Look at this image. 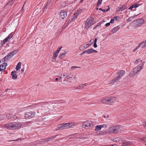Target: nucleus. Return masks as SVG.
I'll return each instance as SVG.
<instances>
[{
    "label": "nucleus",
    "mask_w": 146,
    "mask_h": 146,
    "mask_svg": "<svg viewBox=\"0 0 146 146\" xmlns=\"http://www.w3.org/2000/svg\"><path fill=\"white\" fill-rule=\"evenodd\" d=\"M127 7L125 5H121L120 7H118V9L116 11L117 12H119L124 10Z\"/></svg>",
    "instance_id": "dca6fc26"
},
{
    "label": "nucleus",
    "mask_w": 146,
    "mask_h": 146,
    "mask_svg": "<svg viewBox=\"0 0 146 146\" xmlns=\"http://www.w3.org/2000/svg\"><path fill=\"white\" fill-rule=\"evenodd\" d=\"M104 146H116V144L111 145H105Z\"/></svg>",
    "instance_id": "bf43d9fd"
},
{
    "label": "nucleus",
    "mask_w": 146,
    "mask_h": 146,
    "mask_svg": "<svg viewBox=\"0 0 146 146\" xmlns=\"http://www.w3.org/2000/svg\"><path fill=\"white\" fill-rule=\"evenodd\" d=\"M79 87H80V89L82 88H83L84 87V86H83V84H81L79 86Z\"/></svg>",
    "instance_id": "09e8293b"
},
{
    "label": "nucleus",
    "mask_w": 146,
    "mask_h": 146,
    "mask_svg": "<svg viewBox=\"0 0 146 146\" xmlns=\"http://www.w3.org/2000/svg\"><path fill=\"white\" fill-rule=\"evenodd\" d=\"M140 43H141V45L143 44V45L142 46H141V47L142 48H144L145 47H146V40Z\"/></svg>",
    "instance_id": "2f4dec72"
},
{
    "label": "nucleus",
    "mask_w": 146,
    "mask_h": 146,
    "mask_svg": "<svg viewBox=\"0 0 146 146\" xmlns=\"http://www.w3.org/2000/svg\"><path fill=\"white\" fill-rule=\"evenodd\" d=\"M56 136H57V135H55V136H52V137H50L51 140H52L53 139H54Z\"/></svg>",
    "instance_id": "de8ad7c7"
},
{
    "label": "nucleus",
    "mask_w": 146,
    "mask_h": 146,
    "mask_svg": "<svg viewBox=\"0 0 146 146\" xmlns=\"http://www.w3.org/2000/svg\"><path fill=\"white\" fill-rule=\"evenodd\" d=\"M14 35L13 33L12 32L8 36L5 38L1 42L2 45H3L5 44L8 41H9L13 36Z\"/></svg>",
    "instance_id": "1a4fd4ad"
},
{
    "label": "nucleus",
    "mask_w": 146,
    "mask_h": 146,
    "mask_svg": "<svg viewBox=\"0 0 146 146\" xmlns=\"http://www.w3.org/2000/svg\"><path fill=\"white\" fill-rule=\"evenodd\" d=\"M7 118L6 115H0V120L5 119Z\"/></svg>",
    "instance_id": "bb28decb"
},
{
    "label": "nucleus",
    "mask_w": 146,
    "mask_h": 146,
    "mask_svg": "<svg viewBox=\"0 0 146 146\" xmlns=\"http://www.w3.org/2000/svg\"><path fill=\"white\" fill-rule=\"evenodd\" d=\"M101 128L104 127H107V125L106 124H103L100 125Z\"/></svg>",
    "instance_id": "49530a36"
},
{
    "label": "nucleus",
    "mask_w": 146,
    "mask_h": 146,
    "mask_svg": "<svg viewBox=\"0 0 146 146\" xmlns=\"http://www.w3.org/2000/svg\"><path fill=\"white\" fill-rule=\"evenodd\" d=\"M93 19L92 18L88 19L86 22V28L87 29L91 26L93 24Z\"/></svg>",
    "instance_id": "6e6552de"
},
{
    "label": "nucleus",
    "mask_w": 146,
    "mask_h": 146,
    "mask_svg": "<svg viewBox=\"0 0 146 146\" xmlns=\"http://www.w3.org/2000/svg\"><path fill=\"white\" fill-rule=\"evenodd\" d=\"M109 117V115H105L104 116V118H108Z\"/></svg>",
    "instance_id": "3c124183"
},
{
    "label": "nucleus",
    "mask_w": 146,
    "mask_h": 146,
    "mask_svg": "<svg viewBox=\"0 0 146 146\" xmlns=\"http://www.w3.org/2000/svg\"><path fill=\"white\" fill-rule=\"evenodd\" d=\"M58 53L55 51L54 52L53 55V60L52 61L54 62H55L56 60V57L57 56L58 54Z\"/></svg>",
    "instance_id": "4be33fe9"
},
{
    "label": "nucleus",
    "mask_w": 146,
    "mask_h": 146,
    "mask_svg": "<svg viewBox=\"0 0 146 146\" xmlns=\"http://www.w3.org/2000/svg\"><path fill=\"white\" fill-rule=\"evenodd\" d=\"M97 134L98 135H105L107 134V133L106 131H100L98 132L97 133Z\"/></svg>",
    "instance_id": "b1692460"
},
{
    "label": "nucleus",
    "mask_w": 146,
    "mask_h": 146,
    "mask_svg": "<svg viewBox=\"0 0 146 146\" xmlns=\"http://www.w3.org/2000/svg\"><path fill=\"white\" fill-rule=\"evenodd\" d=\"M88 85V84L87 83H85V84H83V86L84 87V86H86L87 85Z\"/></svg>",
    "instance_id": "680f3d73"
},
{
    "label": "nucleus",
    "mask_w": 146,
    "mask_h": 146,
    "mask_svg": "<svg viewBox=\"0 0 146 146\" xmlns=\"http://www.w3.org/2000/svg\"><path fill=\"white\" fill-rule=\"evenodd\" d=\"M144 64V62H143L142 64H140L134 68L133 70L129 74V76L133 77L135 76L138 72L143 69Z\"/></svg>",
    "instance_id": "f03ea898"
},
{
    "label": "nucleus",
    "mask_w": 146,
    "mask_h": 146,
    "mask_svg": "<svg viewBox=\"0 0 146 146\" xmlns=\"http://www.w3.org/2000/svg\"><path fill=\"white\" fill-rule=\"evenodd\" d=\"M110 25V23H107L106 24L105 26L106 27H107L109 26Z\"/></svg>",
    "instance_id": "864d4df0"
},
{
    "label": "nucleus",
    "mask_w": 146,
    "mask_h": 146,
    "mask_svg": "<svg viewBox=\"0 0 146 146\" xmlns=\"http://www.w3.org/2000/svg\"><path fill=\"white\" fill-rule=\"evenodd\" d=\"M144 20L141 19H139L133 22L134 24H136L135 27L140 26L144 22Z\"/></svg>",
    "instance_id": "9d476101"
},
{
    "label": "nucleus",
    "mask_w": 146,
    "mask_h": 146,
    "mask_svg": "<svg viewBox=\"0 0 146 146\" xmlns=\"http://www.w3.org/2000/svg\"><path fill=\"white\" fill-rule=\"evenodd\" d=\"M86 52L88 54H91L94 52L95 53L98 52V51L97 50H95L92 48L86 50Z\"/></svg>",
    "instance_id": "a211bd4d"
},
{
    "label": "nucleus",
    "mask_w": 146,
    "mask_h": 146,
    "mask_svg": "<svg viewBox=\"0 0 146 146\" xmlns=\"http://www.w3.org/2000/svg\"><path fill=\"white\" fill-rule=\"evenodd\" d=\"M120 28V27H119V26H117V27H115L113 29H112L111 31V32L113 33H116L117 31L119 30Z\"/></svg>",
    "instance_id": "412c9836"
},
{
    "label": "nucleus",
    "mask_w": 146,
    "mask_h": 146,
    "mask_svg": "<svg viewBox=\"0 0 146 146\" xmlns=\"http://www.w3.org/2000/svg\"><path fill=\"white\" fill-rule=\"evenodd\" d=\"M18 52L17 50H15L12 52H10L7 56H5L4 58V61H6L12 57L15 54H16Z\"/></svg>",
    "instance_id": "0eeeda50"
},
{
    "label": "nucleus",
    "mask_w": 146,
    "mask_h": 146,
    "mask_svg": "<svg viewBox=\"0 0 146 146\" xmlns=\"http://www.w3.org/2000/svg\"><path fill=\"white\" fill-rule=\"evenodd\" d=\"M48 5H47L46 4L45 5V7L43 8V11H44L45 9H46V8L47 7V6Z\"/></svg>",
    "instance_id": "13d9d810"
},
{
    "label": "nucleus",
    "mask_w": 146,
    "mask_h": 146,
    "mask_svg": "<svg viewBox=\"0 0 146 146\" xmlns=\"http://www.w3.org/2000/svg\"><path fill=\"white\" fill-rule=\"evenodd\" d=\"M68 124L69 125L70 128H72L76 126L77 125V123H76L74 122H71L68 123Z\"/></svg>",
    "instance_id": "393cba45"
},
{
    "label": "nucleus",
    "mask_w": 146,
    "mask_h": 146,
    "mask_svg": "<svg viewBox=\"0 0 146 146\" xmlns=\"http://www.w3.org/2000/svg\"><path fill=\"white\" fill-rule=\"evenodd\" d=\"M21 62H19L16 67V69L17 70H18L21 67Z\"/></svg>",
    "instance_id": "7c9ffc66"
},
{
    "label": "nucleus",
    "mask_w": 146,
    "mask_h": 146,
    "mask_svg": "<svg viewBox=\"0 0 146 146\" xmlns=\"http://www.w3.org/2000/svg\"><path fill=\"white\" fill-rule=\"evenodd\" d=\"M108 100L107 97L103 98L101 99L100 102L102 104L108 105Z\"/></svg>",
    "instance_id": "f3484780"
},
{
    "label": "nucleus",
    "mask_w": 146,
    "mask_h": 146,
    "mask_svg": "<svg viewBox=\"0 0 146 146\" xmlns=\"http://www.w3.org/2000/svg\"><path fill=\"white\" fill-rule=\"evenodd\" d=\"M125 71L123 70H121L117 73V74L118 75L114 78L112 81V82L113 83H115L116 82L120 80V78L124 75L125 74Z\"/></svg>",
    "instance_id": "20e7f679"
},
{
    "label": "nucleus",
    "mask_w": 146,
    "mask_h": 146,
    "mask_svg": "<svg viewBox=\"0 0 146 146\" xmlns=\"http://www.w3.org/2000/svg\"><path fill=\"white\" fill-rule=\"evenodd\" d=\"M93 122L87 120L83 123L82 125V127L86 129H88L93 127Z\"/></svg>",
    "instance_id": "7ed1b4c3"
},
{
    "label": "nucleus",
    "mask_w": 146,
    "mask_h": 146,
    "mask_svg": "<svg viewBox=\"0 0 146 146\" xmlns=\"http://www.w3.org/2000/svg\"><path fill=\"white\" fill-rule=\"evenodd\" d=\"M141 46V43H140L138 45V46H137L136 48H134L133 50V52H135L140 47V46Z\"/></svg>",
    "instance_id": "72a5a7b5"
},
{
    "label": "nucleus",
    "mask_w": 146,
    "mask_h": 146,
    "mask_svg": "<svg viewBox=\"0 0 146 146\" xmlns=\"http://www.w3.org/2000/svg\"><path fill=\"white\" fill-rule=\"evenodd\" d=\"M64 123L65 129L70 128L69 125L68 124V123Z\"/></svg>",
    "instance_id": "e433bc0d"
},
{
    "label": "nucleus",
    "mask_w": 146,
    "mask_h": 146,
    "mask_svg": "<svg viewBox=\"0 0 146 146\" xmlns=\"http://www.w3.org/2000/svg\"><path fill=\"white\" fill-rule=\"evenodd\" d=\"M97 41V39L96 38H95L94 42L96 43Z\"/></svg>",
    "instance_id": "338daca9"
},
{
    "label": "nucleus",
    "mask_w": 146,
    "mask_h": 146,
    "mask_svg": "<svg viewBox=\"0 0 146 146\" xmlns=\"http://www.w3.org/2000/svg\"><path fill=\"white\" fill-rule=\"evenodd\" d=\"M16 72L12 71L11 73V75L12 76V78L13 79H17V76L16 74Z\"/></svg>",
    "instance_id": "5701e85b"
},
{
    "label": "nucleus",
    "mask_w": 146,
    "mask_h": 146,
    "mask_svg": "<svg viewBox=\"0 0 146 146\" xmlns=\"http://www.w3.org/2000/svg\"><path fill=\"white\" fill-rule=\"evenodd\" d=\"M52 0H48V2L46 4L48 5V3H50L51 2Z\"/></svg>",
    "instance_id": "5fc2aeb1"
},
{
    "label": "nucleus",
    "mask_w": 146,
    "mask_h": 146,
    "mask_svg": "<svg viewBox=\"0 0 146 146\" xmlns=\"http://www.w3.org/2000/svg\"><path fill=\"white\" fill-rule=\"evenodd\" d=\"M72 76L74 77L73 78H76V75H72Z\"/></svg>",
    "instance_id": "0e129e2a"
},
{
    "label": "nucleus",
    "mask_w": 146,
    "mask_h": 146,
    "mask_svg": "<svg viewBox=\"0 0 146 146\" xmlns=\"http://www.w3.org/2000/svg\"><path fill=\"white\" fill-rule=\"evenodd\" d=\"M118 127H117V125H114L107 129L106 130L107 134H114L117 133Z\"/></svg>",
    "instance_id": "39448f33"
},
{
    "label": "nucleus",
    "mask_w": 146,
    "mask_h": 146,
    "mask_svg": "<svg viewBox=\"0 0 146 146\" xmlns=\"http://www.w3.org/2000/svg\"><path fill=\"white\" fill-rule=\"evenodd\" d=\"M35 116V113H33L32 111L27 112L25 115V117L27 118H32Z\"/></svg>",
    "instance_id": "f8f14e48"
},
{
    "label": "nucleus",
    "mask_w": 146,
    "mask_h": 146,
    "mask_svg": "<svg viewBox=\"0 0 146 146\" xmlns=\"http://www.w3.org/2000/svg\"><path fill=\"white\" fill-rule=\"evenodd\" d=\"M66 53H62V54H60L59 56V58H62L64 57L65 56V54H66Z\"/></svg>",
    "instance_id": "58836bf2"
},
{
    "label": "nucleus",
    "mask_w": 146,
    "mask_h": 146,
    "mask_svg": "<svg viewBox=\"0 0 146 146\" xmlns=\"http://www.w3.org/2000/svg\"><path fill=\"white\" fill-rule=\"evenodd\" d=\"M50 140H51L50 138V137L48 138H47V139H45L43 141H42L41 142V143H44V142H46L48 141H50Z\"/></svg>",
    "instance_id": "ea45409f"
},
{
    "label": "nucleus",
    "mask_w": 146,
    "mask_h": 146,
    "mask_svg": "<svg viewBox=\"0 0 146 146\" xmlns=\"http://www.w3.org/2000/svg\"><path fill=\"white\" fill-rule=\"evenodd\" d=\"M67 16V12L64 10L61 11L59 13V17L62 19L66 17Z\"/></svg>",
    "instance_id": "9b49d317"
},
{
    "label": "nucleus",
    "mask_w": 146,
    "mask_h": 146,
    "mask_svg": "<svg viewBox=\"0 0 146 146\" xmlns=\"http://www.w3.org/2000/svg\"><path fill=\"white\" fill-rule=\"evenodd\" d=\"M87 52L86 50H85L84 51H83L80 54L81 55H82L84 54L85 53Z\"/></svg>",
    "instance_id": "8fccbe9b"
},
{
    "label": "nucleus",
    "mask_w": 146,
    "mask_h": 146,
    "mask_svg": "<svg viewBox=\"0 0 146 146\" xmlns=\"http://www.w3.org/2000/svg\"><path fill=\"white\" fill-rule=\"evenodd\" d=\"M80 68L79 67H77V66H73L71 67V70H73L75 69V68Z\"/></svg>",
    "instance_id": "37998d69"
},
{
    "label": "nucleus",
    "mask_w": 146,
    "mask_h": 146,
    "mask_svg": "<svg viewBox=\"0 0 146 146\" xmlns=\"http://www.w3.org/2000/svg\"><path fill=\"white\" fill-rule=\"evenodd\" d=\"M120 140V138L119 137L115 138L113 139V141L115 142H119Z\"/></svg>",
    "instance_id": "f704fd0d"
},
{
    "label": "nucleus",
    "mask_w": 146,
    "mask_h": 146,
    "mask_svg": "<svg viewBox=\"0 0 146 146\" xmlns=\"http://www.w3.org/2000/svg\"><path fill=\"white\" fill-rule=\"evenodd\" d=\"M82 10L80 9H78L76 12L74 13L76 14H78V16L82 12Z\"/></svg>",
    "instance_id": "c9c22d12"
},
{
    "label": "nucleus",
    "mask_w": 146,
    "mask_h": 146,
    "mask_svg": "<svg viewBox=\"0 0 146 146\" xmlns=\"http://www.w3.org/2000/svg\"><path fill=\"white\" fill-rule=\"evenodd\" d=\"M143 126L145 128H146V122L143 123Z\"/></svg>",
    "instance_id": "6e6d98bb"
},
{
    "label": "nucleus",
    "mask_w": 146,
    "mask_h": 146,
    "mask_svg": "<svg viewBox=\"0 0 146 146\" xmlns=\"http://www.w3.org/2000/svg\"><path fill=\"white\" fill-rule=\"evenodd\" d=\"M101 127L100 125H97L95 127V131H99L101 129Z\"/></svg>",
    "instance_id": "c756f323"
},
{
    "label": "nucleus",
    "mask_w": 146,
    "mask_h": 146,
    "mask_svg": "<svg viewBox=\"0 0 146 146\" xmlns=\"http://www.w3.org/2000/svg\"><path fill=\"white\" fill-rule=\"evenodd\" d=\"M133 143L132 141H125L122 143L123 146H129L131 145Z\"/></svg>",
    "instance_id": "2eb2a0df"
},
{
    "label": "nucleus",
    "mask_w": 146,
    "mask_h": 146,
    "mask_svg": "<svg viewBox=\"0 0 146 146\" xmlns=\"http://www.w3.org/2000/svg\"><path fill=\"white\" fill-rule=\"evenodd\" d=\"M141 139L144 141H146V136L141 137Z\"/></svg>",
    "instance_id": "a18cd8bd"
},
{
    "label": "nucleus",
    "mask_w": 146,
    "mask_h": 146,
    "mask_svg": "<svg viewBox=\"0 0 146 146\" xmlns=\"http://www.w3.org/2000/svg\"><path fill=\"white\" fill-rule=\"evenodd\" d=\"M11 2L9 3H7V5H11L12 4H11Z\"/></svg>",
    "instance_id": "774afa93"
},
{
    "label": "nucleus",
    "mask_w": 146,
    "mask_h": 146,
    "mask_svg": "<svg viewBox=\"0 0 146 146\" xmlns=\"http://www.w3.org/2000/svg\"><path fill=\"white\" fill-rule=\"evenodd\" d=\"M117 127H118L117 133H118L119 132H122L125 130V127L124 126L117 125Z\"/></svg>",
    "instance_id": "ddd939ff"
},
{
    "label": "nucleus",
    "mask_w": 146,
    "mask_h": 146,
    "mask_svg": "<svg viewBox=\"0 0 146 146\" xmlns=\"http://www.w3.org/2000/svg\"><path fill=\"white\" fill-rule=\"evenodd\" d=\"M102 1V0H98L97 4V6L100 5L101 4Z\"/></svg>",
    "instance_id": "a19ab883"
},
{
    "label": "nucleus",
    "mask_w": 146,
    "mask_h": 146,
    "mask_svg": "<svg viewBox=\"0 0 146 146\" xmlns=\"http://www.w3.org/2000/svg\"><path fill=\"white\" fill-rule=\"evenodd\" d=\"M24 70L25 68H23L21 70V72L22 73L24 72Z\"/></svg>",
    "instance_id": "052dcab7"
},
{
    "label": "nucleus",
    "mask_w": 146,
    "mask_h": 146,
    "mask_svg": "<svg viewBox=\"0 0 146 146\" xmlns=\"http://www.w3.org/2000/svg\"><path fill=\"white\" fill-rule=\"evenodd\" d=\"M114 21V20L113 19H112L111 20L110 23H113Z\"/></svg>",
    "instance_id": "4d7b16f0"
},
{
    "label": "nucleus",
    "mask_w": 146,
    "mask_h": 146,
    "mask_svg": "<svg viewBox=\"0 0 146 146\" xmlns=\"http://www.w3.org/2000/svg\"><path fill=\"white\" fill-rule=\"evenodd\" d=\"M78 16V15L74 13L73 16L72 17V21H74L77 18Z\"/></svg>",
    "instance_id": "cd10ccee"
},
{
    "label": "nucleus",
    "mask_w": 146,
    "mask_h": 146,
    "mask_svg": "<svg viewBox=\"0 0 146 146\" xmlns=\"http://www.w3.org/2000/svg\"><path fill=\"white\" fill-rule=\"evenodd\" d=\"M94 46L95 48H96L97 46L96 44V43L94 42Z\"/></svg>",
    "instance_id": "603ef678"
},
{
    "label": "nucleus",
    "mask_w": 146,
    "mask_h": 146,
    "mask_svg": "<svg viewBox=\"0 0 146 146\" xmlns=\"http://www.w3.org/2000/svg\"><path fill=\"white\" fill-rule=\"evenodd\" d=\"M58 129L60 130H63L65 129L64 123H61L59 124L58 125Z\"/></svg>",
    "instance_id": "aec40b11"
},
{
    "label": "nucleus",
    "mask_w": 146,
    "mask_h": 146,
    "mask_svg": "<svg viewBox=\"0 0 146 146\" xmlns=\"http://www.w3.org/2000/svg\"><path fill=\"white\" fill-rule=\"evenodd\" d=\"M140 4L138 3H136L134 4L131 5V6L129 8V9H130L132 10V9L133 8H136L140 6Z\"/></svg>",
    "instance_id": "6ab92c4d"
},
{
    "label": "nucleus",
    "mask_w": 146,
    "mask_h": 146,
    "mask_svg": "<svg viewBox=\"0 0 146 146\" xmlns=\"http://www.w3.org/2000/svg\"><path fill=\"white\" fill-rule=\"evenodd\" d=\"M21 124L20 123L17 122L10 123L4 125L6 129H9L14 130L20 127Z\"/></svg>",
    "instance_id": "f257e3e1"
},
{
    "label": "nucleus",
    "mask_w": 146,
    "mask_h": 146,
    "mask_svg": "<svg viewBox=\"0 0 146 146\" xmlns=\"http://www.w3.org/2000/svg\"><path fill=\"white\" fill-rule=\"evenodd\" d=\"M138 15H136L133 16H131L129 17L128 19L127 20V22H130L131 20L134 19L135 17H136Z\"/></svg>",
    "instance_id": "a878e982"
},
{
    "label": "nucleus",
    "mask_w": 146,
    "mask_h": 146,
    "mask_svg": "<svg viewBox=\"0 0 146 146\" xmlns=\"http://www.w3.org/2000/svg\"><path fill=\"white\" fill-rule=\"evenodd\" d=\"M80 87H79V86H77L76 88V89H80Z\"/></svg>",
    "instance_id": "69168bd1"
},
{
    "label": "nucleus",
    "mask_w": 146,
    "mask_h": 146,
    "mask_svg": "<svg viewBox=\"0 0 146 146\" xmlns=\"http://www.w3.org/2000/svg\"><path fill=\"white\" fill-rule=\"evenodd\" d=\"M62 48V46H60V47H59L58 48V49H57V50L56 51H55L59 53V52L60 51V50Z\"/></svg>",
    "instance_id": "c03bdc74"
},
{
    "label": "nucleus",
    "mask_w": 146,
    "mask_h": 146,
    "mask_svg": "<svg viewBox=\"0 0 146 146\" xmlns=\"http://www.w3.org/2000/svg\"><path fill=\"white\" fill-rule=\"evenodd\" d=\"M62 4H63V6L64 7V5H65V3H61V6H62Z\"/></svg>",
    "instance_id": "e2e57ef3"
},
{
    "label": "nucleus",
    "mask_w": 146,
    "mask_h": 146,
    "mask_svg": "<svg viewBox=\"0 0 146 146\" xmlns=\"http://www.w3.org/2000/svg\"><path fill=\"white\" fill-rule=\"evenodd\" d=\"M108 8L106 10L103 9H102L101 8H100L99 9L98 8H97V9L98 10V9L100 10L101 11L104 12H106V11H109L110 9V8L108 6Z\"/></svg>",
    "instance_id": "473e14b6"
},
{
    "label": "nucleus",
    "mask_w": 146,
    "mask_h": 146,
    "mask_svg": "<svg viewBox=\"0 0 146 146\" xmlns=\"http://www.w3.org/2000/svg\"><path fill=\"white\" fill-rule=\"evenodd\" d=\"M7 66V63H4L0 65V71L2 72L5 71Z\"/></svg>",
    "instance_id": "4468645a"
},
{
    "label": "nucleus",
    "mask_w": 146,
    "mask_h": 146,
    "mask_svg": "<svg viewBox=\"0 0 146 146\" xmlns=\"http://www.w3.org/2000/svg\"><path fill=\"white\" fill-rule=\"evenodd\" d=\"M114 18L117 21H119L120 19L119 17L118 16H115L114 17Z\"/></svg>",
    "instance_id": "79ce46f5"
},
{
    "label": "nucleus",
    "mask_w": 146,
    "mask_h": 146,
    "mask_svg": "<svg viewBox=\"0 0 146 146\" xmlns=\"http://www.w3.org/2000/svg\"><path fill=\"white\" fill-rule=\"evenodd\" d=\"M142 61L140 59H138L136 60L135 62V64H142Z\"/></svg>",
    "instance_id": "c85d7f7f"
},
{
    "label": "nucleus",
    "mask_w": 146,
    "mask_h": 146,
    "mask_svg": "<svg viewBox=\"0 0 146 146\" xmlns=\"http://www.w3.org/2000/svg\"><path fill=\"white\" fill-rule=\"evenodd\" d=\"M108 105H112L116 102L117 98L113 96L107 97Z\"/></svg>",
    "instance_id": "423d86ee"
},
{
    "label": "nucleus",
    "mask_w": 146,
    "mask_h": 146,
    "mask_svg": "<svg viewBox=\"0 0 146 146\" xmlns=\"http://www.w3.org/2000/svg\"><path fill=\"white\" fill-rule=\"evenodd\" d=\"M88 47V46H86V47H85L84 46L82 45L80 46V47L79 48L80 50H84V49H85L86 48H87Z\"/></svg>",
    "instance_id": "4c0bfd02"
}]
</instances>
